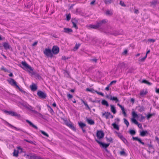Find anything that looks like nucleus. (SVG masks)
Segmentation results:
<instances>
[{
    "mask_svg": "<svg viewBox=\"0 0 159 159\" xmlns=\"http://www.w3.org/2000/svg\"><path fill=\"white\" fill-rule=\"evenodd\" d=\"M110 107L111 111L114 114H115L116 113V110L115 107L112 105H110Z\"/></svg>",
    "mask_w": 159,
    "mask_h": 159,
    "instance_id": "b1692460",
    "label": "nucleus"
},
{
    "mask_svg": "<svg viewBox=\"0 0 159 159\" xmlns=\"http://www.w3.org/2000/svg\"><path fill=\"white\" fill-rule=\"evenodd\" d=\"M30 88L31 90L33 91H35L37 89V87L34 84H33L32 85H30Z\"/></svg>",
    "mask_w": 159,
    "mask_h": 159,
    "instance_id": "4468645a",
    "label": "nucleus"
},
{
    "mask_svg": "<svg viewBox=\"0 0 159 159\" xmlns=\"http://www.w3.org/2000/svg\"><path fill=\"white\" fill-rule=\"evenodd\" d=\"M66 125L70 127V128L72 129L73 130H75V128L73 125L72 123H69L68 122L66 123Z\"/></svg>",
    "mask_w": 159,
    "mask_h": 159,
    "instance_id": "a211bd4d",
    "label": "nucleus"
},
{
    "mask_svg": "<svg viewBox=\"0 0 159 159\" xmlns=\"http://www.w3.org/2000/svg\"><path fill=\"white\" fill-rule=\"evenodd\" d=\"M108 21L106 19H104L102 20H100L97 23L99 27L102 26V25L106 24Z\"/></svg>",
    "mask_w": 159,
    "mask_h": 159,
    "instance_id": "9b49d317",
    "label": "nucleus"
},
{
    "mask_svg": "<svg viewBox=\"0 0 159 159\" xmlns=\"http://www.w3.org/2000/svg\"><path fill=\"white\" fill-rule=\"evenodd\" d=\"M90 61H93L95 63H96L98 59H96V58H94L93 59H91L90 60Z\"/></svg>",
    "mask_w": 159,
    "mask_h": 159,
    "instance_id": "6e6d98bb",
    "label": "nucleus"
},
{
    "mask_svg": "<svg viewBox=\"0 0 159 159\" xmlns=\"http://www.w3.org/2000/svg\"><path fill=\"white\" fill-rule=\"evenodd\" d=\"M124 123L126 125L127 127L129 125V123L128 121L125 118L124 119Z\"/></svg>",
    "mask_w": 159,
    "mask_h": 159,
    "instance_id": "58836bf2",
    "label": "nucleus"
},
{
    "mask_svg": "<svg viewBox=\"0 0 159 159\" xmlns=\"http://www.w3.org/2000/svg\"><path fill=\"white\" fill-rule=\"evenodd\" d=\"M128 53V50L127 49L125 50L122 53V54L123 55H126Z\"/></svg>",
    "mask_w": 159,
    "mask_h": 159,
    "instance_id": "09e8293b",
    "label": "nucleus"
},
{
    "mask_svg": "<svg viewBox=\"0 0 159 159\" xmlns=\"http://www.w3.org/2000/svg\"><path fill=\"white\" fill-rule=\"evenodd\" d=\"M140 116H141V119H140V120L141 121L142 120H144L145 119V117L143 116L142 115H140Z\"/></svg>",
    "mask_w": 159,
    "mask_h": 159,
    "instance_id": "680f3d73",
    "label": "nucleus"
},
{
    "mask_svg": "<svg viewBox=\"0 0 159 159\" xmlns=\"http://www.w3.org/2000/svg\"><path fill=\"white\" fill-rule=\"evenodd\" d=\"M105 3L106 4H111L112 2V0H104Z\"/></svg>",
    "mask_w": 159,
    "mask_h": 159,
    "instance_id": "f704fd0d",
    "label": "nucleus"
},
{
    "mask_svg": "<svg viewBox=\"0 0 159 159\" xmlns=\"http://www.w3.org/2000/svg\"><path fill=\"white\" fill-rule=\"evenodd\" d=\"M40 132L41 133L43 134L44 136L47 137H49V135L47 134L43 130H40Z\"/></svg>",
    "mask_w": 159,
    "mask_h": 159,
    "instance_id": "4c0bfd02",
    "label": "nucleus"
},
{
    "mask_svg": "<svg viewBox=\"0 0 159 159\" xmlns=\"http://www.w3.org/2000/svg\"><path fill=\"white\" fill-rule=\"evenodd\" d=\"M71 18L70 14L66 15V20L67 21H69Z\"/></svg>",
    "mask_w": 159,
    "mask_h": 159,
    "instance_id": "49530a36",
    "label": "nucleus"
},
{
    "mask_svg": "<svg viewBox=\"0 0 159 159\" xmlns=\"http://www.w3.org/2000/svg\"><path fill=\"white\" fill-rule=\"evenodd\" d=\"M121 34V33H119L117 32H114L112 34H113V35H119V34Z\"/></svg>",
    "mask_w": 159,
    "mask_h": 159,
    "instance_id": "e2e57ef3",
    "label": "nucleus"
},
{
    "mask_svg": "<svg viewBox=\"0 0 159 159\" xmlns=\"http://www.w3.org/2000/svg\"><path fill=\"white\" fill-rule=\"evenodd\" d=\"M6 123L9 126H10L12 128H14L16 130L21 131H22L21 129L19 128H17L16 127H15L7 122H6Z\"/></svg>",
    "mask_w": 159,
    "mask_h": 159,
    "instance_id": "f3484780",
    "label": "nucleus"
},
{
    "mask_svg": "<svg viewBox=\"0 0 159 159\" xmlns=\"http://www.w3.org/2000/svg\"><path fill=\"white\" fill-rule=\"evenodd\" d=\"M125 153V152L124 151H121L120 152V154L121 155H123Z\"/></svg>",
    "mask_w": 159,
    "mask_h": 159,
    "instance_id": "774afa93",
    "label": "nucleus"
},
{
    "mask_svg": "<svg viewBox=\"0 0 159 159\" xmlns=\"http://www.w3.org/2000/svg\"><path fill=\"white\" fill-rule=\"evenodd\" d=\"M147 56V55H146L145 56L141 58H139V61L141 62H143L145 60V59L146 58Z\"/></svg>",
    "mask_w": 159,
    "mask_h": 159,
    "instance_id": "37998d69",
    "label": "nucleus"
},
{
    "mask_svg": "<svg viewBox=\"0 0 159 159\" xmlns=\"http://www.w3.org/2000/svg\"><path fill=\"white\" fill-rule=\"evenodd\" d=\"M67 96L68 98L69 99H70L72 98L73 96L72 95L70 94H68L67 95Z\"/></svg>",
    "mask_w": 159,
    "mask_h": 159,
    "instance_id": "052dcab7",
    "label": "nucleus"
},
{
    "mask_svg": "<svg viewBox=\"0 0 159 159\" xmlns=\"http://www.w3.org/2000/svg\"><path fill=\"white\" fill-rule=\"evenodd\" d=\"M4 112L5 113H7L8 114L12 116H17L18 117H20V115L17 114L16 113L14 112L11 111H7L5 110Z\"/></svg>",
    "mask_w": 159,
    "mask_h": 159,
    "instance_id": "1a4fd4ad",
    "label": "nucleus"
},
{
    "mask_svg": "<svg viewBox=\"0 0 159 159\" xmlns=\"http://www.w3.org/2000/svg\"><path fill=\"white\" fill-rule=\"evenodd\" d=\"M152 116V114H148L147 116V118L148 119H149L150 117H151Z\"/></svg>",
    "mask_w": 159,
    "mask_h": 159,
    "instance_id": "13d9d810",
    "label": "nucleus"
},
{
    "mask_svg": "<svg viewBox=\"0 0 159 159\" xmlns=\"http://www.w3.org/2000/svg\"><path fill=\"white\" fill-rule=\"evenodd\" d=\"M120 4L122 6H123V7H126V5L124 4V2L122 1H120Z\"/></svg>",
    "mask_w": 159,
    "mask_h": 159,
    "instance_id": "8fccbe9b",
    "label": "nucleus"
},
{
    "mask_svg": "<svg viewBox=\"0 0 159 159\" xmlns=\"http://www.w3.org/2000/svg\"><path fill=\"white\" fill-rule=\"evenodd\" d=\"M121 110H122V113L123 114V115H124V116H127V114H126V113L125 111V109L124 108V109Z\"/></svg>",
    "mask_w": 159,
    "mask_h": 159,
    "instance_id": "5fc2aeb1",
    "label": "nucleus"
},
{
    "mask_svg": "<svg viewBox=\"0 0 159 159\" xmlns=\"http://www.w3.org/2000/svg\"><path fill=\"white\" fill-rule=\"evenodd\" d=\"M112 125L113 126V128L118 130H119V128L118 125L116 124L115 123L112 124Z\"/></svg>",
    "mask_w": 159,
    "mask_h": 159,
    "instance_id": "a878e982",
    "label": "nucleus"
},
{
    "mask_svg": "<svg viewBox=\"0 0 159 159\" xmlns=\"http://www.w3.org/2000/svg\"><path fill=\"white\" fill-rule=\"evenodd\" d=\"M133 118H135L138 116V115L135 112V111H133L132 112Z\"/></svg>",
    "mask_w": 159,
    "mask_h": 159,
    "instance_id": "72a5a7b5",
    "label": "nucleus"
},
{
    "mask_svg": "<svg viewBox=\"0 0 159 159\" xmlns=\"http://www.w3.org/2000/svg\"><path fill=\"white\" fill-rule=\"evenodd\" d=\"M26 156V158L29 159H42V158L39 156H36L35 155H25Z\"/></svg>",
    "mask_w": 159,
    "mask_h": 159,
    "instance_id": "0eeeda50",
    "label": "nucleus"
},
{
    "mask_svg": "<svg viewBox=\"0 0 159 159\" xmlns=\"http://www.w3.org/2000/svg\"><path fill=\"white\" fill-rule=\"evenodd\" d=\"M148 133V132L147 130L143 131L140 132V135L141 136L143 137L146 136Z\"/></svg>",
    "mask_w": 159,
    "mask_h": 159,
    "instance_id": "393cba45",
    "label": "nucleus"
},
{
    "mask_svg": "<svg viewBox=\"0 0 159 159\" xmlns=\"http://www.w3.org/2000/svg\"><path fill=\"white\" fill-rule=\"evenodd\" d=\"M18 151L14 150V151L13 152V156L17 157L18 156Z\"/></svg>",
    "mask_w": 159,
    "mask_h": 159,
    "instance_id": "e433bc0d",
    "label": "nucleus"
},
{
    "mask_svg": "<svg viewBox=\"0 0 159 159\" xmlns=\"http://www.w3.org/2000/svg\"><path fill=\"white\" fill-rule=\"evenodd\" d=\"M107 140L108 142H110L111 143L113 142V139L111 137L109 138H107Z\"/></svg>",
    "mask_w": 159,
    "mask_h": 159,
    "instance_id": "603ef678",
    "label": "nucleus"
},
{
    "mask_svg": "<svg viewBox=\"0 0 159 159\" xmlns=\"http://www.w3.org/2000/svg\"><path fill=\"white\" fill-rule=\"evenodd\" d=\"M89 28H92L93 29H97L99 27L97 23L96 25H91L89 26Z\"/></svg>",
    "mask_w": 159,
    "mask_h": 159,
    "instance_id": "aec40b11",
    "label": "nucleus"
},
{
    "mask_svg": "<svg viewBox=\"0 0 159 159\" xmlns=\"http://www.w3.org/2000/svg\"><path fill=\"white\" fill-rule=\"evenodd\" d=\"M121 139L126 144L128 143L127 140L125 138L123 137V136H121Z\"/></svg>",
    "mask_w": 159,
    "mask_h": 159,
    "instance_id": "ea45409f",
    "label": "nucleus"
},
{
    "mask_svg": "<svg viewBox=\"0 0 159 159\" xmlns=\"http://www.w3.org/2000/svg\"><path fill=\"white\" fill-rule=\"evenodd\" d=\"M132 139L134 140H135L138 141L140 143L142 144L143 145H144V142L142 141L141 140L140 138H139L137 137H132Z\"/></svg>",
    "mask_w": 159,
    "mask_h": 159,
    "instance_id": "2eb2a0df",
    "label": "nucleus"
},
{
    "mask_svg": "<svg viewBox=\"0 0 159 159\" xmlns=\"http://www.w3.org/2000/svg\"><path fill=\"white\" fill-rule=\"evenodd\" d=\"M104 134L103 131L102 130H98L97 131L96 136L99 139H102L104 136Z\"/></svg>",
    "mask_w": 159,
    "mask_h": 159,
    "instance_id": "39448f33",
    "label": "nucleus"
},
{
    "mask_svg": "<svg viewBox=\"0 0 159 159\" xmlns=\"http://www.w3.org/2000/svg\"><path fill=\"white\" fill-rule=\"evenodd\" d=\"M82 102L84 104V105L88 108L89 110H90V108L89 107V105L87 103V102L86 101H84L83 100H81Z\"/></svg>",
    "mask_w": 159,
    "mask_h": 159,
    "instance_id": "2f4dec72",
    "label": "nucleus"
},
{
    "mask_svg": "<svg viewBox=\"0 0 159 159\" xmlns=\"http://www.w3.org/2000/svg\"><path fill=\"white\" fill-rule=\"evenodd\" d=\"M23 106L25 107L27 109H28L30 110L31 111H32L33 113H34L35 114H36V115H38L39 117H42V115L39 112H37V111H36L35 110H33V108L32 107V106H30L28 105H23Z\"/></svg>",
    "mask_w": 159,
    "mask_h": 159,
    "instance_id": "f03ea898",
    "label": "nucleus"
},
{
    "mask_svg": "<svg viewBox=\"0 0 159 159\" xmlns=\"http://www.w3.org/2000/svg\"><path fill=\"white\" fill-rule=\"evenodd\" d=\"M21 64L25 68L30 72H31L33 71V69L32 67L29 65L25 61H22Z\"/></svg>",
    "mask_w": 159,
    "mask_h": 159,
    "instance_id": "20e7f679",
    "label": "nucleus"
},
{
    "mask_svg": "<svg viewBox=\"0 0 159 159\" xmlns=\"http://www.w3.org/2000/svg\"><path fill=\"white\" fill-rule=\"evenodd\" d=\"M148 41H149L150 42H154L155 41V40L154 39H148Z\"/></svg>",
    "mask_w": 159,
    "mask_h": 159,
    "instance_id": "338daca9",
    "label": "nucleus"
},
{
    "mask_svg": "<svg viewBox=\"0 0 159 159\" xmlns=\"http://www.w3.org/2000/svg\"><path fill=\"white\" fill-rule=\"evenodd\" d=\"M1 69L2 70H3L5 72H7L8 70L6 68H5L3 66H2L1 68Z\"/></svg>",
    "mask_w": 159,
    "mask_h": 159,
    "instance_id": "4d7b16f0",
    "label": "nucleus"
},
{
    "mask_svg": "<svg viewBox=\"0 0 159 159\" xmlns=\"http://www.w3.org/2000/svg\"><path fill=\"white\" fill-rule=\"evenodd\" d=\"M157 1H153L151 2V5H155L157 4Z\"/></svg>",
    "mask_w": 159,
    "mask_h": 159,
    "instance_id": "bf43d9fd",
    "label": "nucleus"
},
{
    "mask_svg": "<svg viewBox=\"0 0 159 159\" xmlns=\"http://www.w3.org/2000/svg\"><path fill=\"white\" fill-rule=\"evenodd\" d=\"M144 110V109L143 107H140V108L139 109V111L140 112L143 111Z\"/></svg>",
    "mask_w": 159,
    "mask_h": 159,
    "instance_id": "864d4df0",
    "label": "nucleus"
},
{
    "mask_svg": "<svg viewBox=\"0 0 159 159\" xmlns=\"http://www.w3.org/2000/svg\"><path fill=\"white\" fill-rule=\"evenodd\" d=\"M80 46V44H76L74 48V50L75 51L76 50H77L79 48Z\"/></svg>",
    "mask_w": 159,
    "mask_h": 159,
    "instance_id": "de8ad7c7",
    "label": "nucleus"
},
{
    "mask_svg": "<svg viewBox=\"0 0 159 159\" xmlns=\"http://www.w3.org/2000/svg\"><path fill=\"white\" fill-rule=\"evenodd\" d=\"M142 83H144L146 84H148V85H150L151 84V83H150V82H148L147 80H143L142 81Z\"/></svg>",
    "mask_w": 159,
    "mask_h": 159,
    "instance_id": "473e14b6",
    "label": "nucleus"
},
{
    "mask_svg": "<svg viewBox=\"0 0 159 159\" xmlns=\"http://www.w3.org/2000/svg\"><path fill=\"white\" fill-rule=\"evenodd\" d=\"M7 81L11 85L13 86H16V87L18 88L20 91H21V89L19 88V86L17 85L16 82L13 79L10 78L9 80H8Z\"/></svg>",
    "mask_w": 159,
    "mask_h": 159,
    "instance_id": "7ed1b4c3",
    "label": "nucleus"
},
{
    "mask_svg": "<svg viewBox=\"0 0 159 159\" xmlns=\"http://www.w3.org/2000/svg\"><path fill=\"white\" fill-rule=\"evenodd\" d=\"M95 93L99 95H101L102 96H104V94L102 92H98L97 91H96Z\"/></svg>",
    "mask_w": 159,
    "mask_h": 159,
    "instance_id": "3c124183",
    "label": "nucleus"
},
{
    "mask_svg": "<svg viewBox=\"0 0 159 159\" xmlns=\"http://www.w3.org/2000/svg\"><path fill=\"white\" fill-rule=\"evenodd\" d=\"M95 140L100 145L101 147L102 146L104 148H107L110 144L109 143L106 144L103 143L96 139H95Z\"/></svg>",
    "mask_w": 159,
    "mask_h": 159,
    "instance_id": "423d86ee",
    "label": "nucleus"
},
{
    "mask_svg": "<svg viewBox=\"0 0 159 159\" xmlns=\"http://www.w3.org/2000/svg\"><path fill=\"white\" fill-rule=\"evenodd\" d=\"M129 133L132 135H134L136 133L135 131L132 129L130 130L129 131Z\"/></svg>",
    "mask_w": 159,
    "mask_h": 159,
    "instance_id": "79ce46f5",
    "label": "nucleus"
},
{
    "mask_svg": "<svg viewBox=\"0 0 159 159\" xmlns=\"http://www.w3.org/2000/svg\"><path fill=\"white\" fill-rule=\"evenodd\" d=\"M63 32L66 33L70 34L73 32V30L70 28H64Z\"/></svg>",
    "mask_w": 159,
    "mask_h": 159,
    "instance_id": "f8f14e48",
    "label": "nucleus"
},
{
    "mask_svg": "<svg viewBox=\"0 0 159 159\" xmlns=\"http://www.w3.org/2000/svg\"><path fill=\"white\" fill-rule=\"evenodd\" d=\"M102 105H105L107 107L109 106V104L105 100H103L102 101Z\"/></svg>",
    "mask_w": 159,
    "mask_h": 159,
    "instance_id": "bb28decb",
    "label": "nucleus"
},
{
    "mask_svg": "<svg viewBox=\"0 0 159 159\" xmlns=\"http://www.w3.org/2000/svg\"><path fill=\"white\" fill-rule=\"evenodd\" d=\"M3 46L6 49H9L10 46L9 43L7 42H4L3 43Z\"/></svg>",
    "mask_w": 159,
    "mask_h": 159,
    "instance_id": "dca6fc26",
    "label": "nucleus"
},
{
    "mask_svg": "<svg viewBox=\"0 0 159 159\" xmlns=\"http://www.w3.org/2000/svg\"><path fill=\"white\" fill-rule=\"evenodd\" d=\"M26 121L27 123L29 124L30 126H31L32 127L35 128L36 129H38V127L36 125L33 124L30 121L27 120H26Z\"/></svg>",
    "mask_w": 159,
    "mask_h": 159,
    "instance_id": "6ab92c4d",
    "label": "nucleus"
},
{
    "mask_svg": "<svg viewBox=\"0 0 159 159\" xmlns=\"http://www.w3.org/2000/svg\"><path fill=\"white\" fill-rule=\"evenodd\" d=\"M71 21L73 24V27L76 29H77L78 27L76 25L78 21L75 18H72Z\"/></svg>",
    "mask_w": 159,
    "mask_h": 159,
    "instance_id": "9d476101",
    "label": "nucleus"
},
{
    "mask_svg": "<svg viewBox=\"0 0 159 159\" xmlns=\"http://www.w3.org/2000/svg\"><path fill=\"white\" fill-rule=\"evenodd\" d=\"M131 121L132 123H134L136 125L138 124V122L136 120L135 118H131Z\"/></svg>",
    "mask_w": 159,
    "mask_h": 159,
    "instance_id": "c9c22d12",
    "label": "nucleus"
},
{
    "mask_svg": "<svg viewBox=\"0 0 159 159\" xmlns=\"http://www.w3.org/2000/svg\"><path fill=\"white\" fill-rule=\"evenodd\" d=\"M37 94L39 98L42 99L45 98L46 97V93L40 90L38 91Z\"/></svg>",
    "mask_w": 159,
    "mask_h": 159,
    "instance_id": "6e6552de",
    "label": "nucleus"
},
{
    "mask_svg": "<svg viewBox=\"0 0 159 159\" xmlns=\"http://www.w3.org/2000/svg\"><path fill=\"white\" fill-rule=\"evenodd\" d=\"M147 145L149 147V150L148 151V152L149 153H150L151 152L150 150H151L152 149V150H153L152 152H154V151L153 150L154 149H153V147L152 145L150 144H148Z\"/></svg>",
    "mask_w": 159,
    "mask_h": 159,
    "instance_id": "412c9836",
    "label": "nucleus"
},
{
    "mask_svg": "<svg viewBox=\"0 0 159 159\" xmlns=\"http://www.w3.org/2000/svg\"><path fill=\"white\" fill-rule=\"evenodd\" d=\"M79 125L80 126V127L81 128V129L83 128L84 127H85L86 126V125L85 124L82 122H79Z\"/></svg>",
    "mask_w": 159,
    "mask_h": 159,
    "instance_id": "cd10ccee",
    "label": "nucleus"
},
{
    "mask_svg": "<svg viewBox=\"0 0 159 159\" xmlns=\"http://www.w3.org/2000/svg\"><path fill=\"white\" fill-rule=\"evenodd\" d=\"M125 64L124 62L120 63L118 66L117 67L122 68L125 67Z\"/></svg>",
    "mask_w": 159,
    "mask_h": 159,
    "instance_id": "5701e85b",
    "label": "nucleus"
},
{
    "mask_svg": "<svg viewBox=\"0 0 159 159\" xmlns=\"http://www.w3.org/2000/svg\"><path fill=\"white\" fill-rule=\"evenodd\" d=\"M136 125H138V127L139 128L142 129V125L141 124H139V123H138V124H137Z\"/></svg>",
    "mask_w": 159,
    "mask_h": 159,
    "instance_id": "0e129e2a",
    "label": "nucleus"
},
{
    "mask_svg": "<svg viewBox=\"0 0 159 159\" xmlns=\"http://www.w3.org/2000/svg\"><path fill=\"white\" fill-rule=\"evenodd\" d=\"M86 122L89 125H93L95 123L94 121L93 120L89 119L87 117L86 118Z\"/></svg>",
    "mask_w": 159,
    "mask_h": 159,
    "instance_id": "ddd939ff",
    "label": "nucleus"
},
{
    "mask_svg": "<svg viewBox=\"0 0 159 159\" xmlns=\"http://www.w3.org/2000/svg\"><path fill=\"white\" fill-rule=\"evenodd\" d=\"M155 139L157 141L158 144L159 145V138H158L157 136H156L155 137Z\"/></svg>",
    "mask_w": 159,
    "mask_h": 159,
    "instance_id": "69168bd1",
    "label": "nucleus"
},
{
    "mask_svg": "<svg viewBox=\"0 0 159 159\" xmlns=\"http://www.w3.org/2000/svg\"><path fill=\"white\" fill-rule=\"evenodd\" d=\"M86 91H87L90 92L92 93H94L96 92V90H95L94 89H89L88 88H87L86 89Z\"/></svg>",
    "mask_w": 159,
    "mask_h": 159,
    "instance_id": "c85d7f7f",
    "label": "nucleus"
},
{
    "mask_svg": "<svg viewBox=\"0 0 159 159\" xmlns=\"http://www.w3.org/2000/svg\"><path fill=\"white\" fill-rule=\"evenodd\" d=\"M147 93V92L146 90H144L141 91L140 93V94L141 96H144Z\"/></svg>",
    "mask_w": 159,
    "mask_h": 159,
    "instance_id": "c756f323",
    "label": "nucleus"
},
{
    "mask_svg": "<svg viewBox=\"0 0 159 159\" xmlns=\"http://www.w3.org/2000/svg\"><path fill=\"white\" fill-rule=\"evenodd\" d=\"M98 40V39H97L95 38H93L92 40V42L93 44H95L96 43Z\"/></svg>",
    "mask_w": 159,
    "mask_h": 159,
    "instance_id": "a19ab883",
    "label": "nucleus"
},
{
    "mask_svg": "<svg viewBox=\"0 0 159 159\" xmlns=\"http://www.w3.org/2000/svg\"><path fill=\"white\" fill-rule=\"evenodd\" d=\"M111 115V114L109 112H106L105 115V117L107 119H108L109 116Z\"/></svg>",
    "mask_w": 159,
    "mask_h": 159,
    "instance_id": "c03bdc74",
    "label": "nucleus"
},
{
    "mask_svg": "<svg viewBox=\"0 0 159 159\" xmlns=\"http://www.w3.org/2000/svg\"><path fill=\"white\" fill-rule=\"evenodd\" d=\"M110 99L111 100L115 101L116 102H117L119 101V100L116 97L111 96Z\"/></svg>",
    "mask_w": 159,
    "mask_h": 159,
    "instance_id": "7c9ffc66",
    "label": "nucleus"
},
{
    "mask_svg": "<svg viewBox=\"0 0 159 159\" xmlns=\"http://www.w3.org/2000/svg\"><path fill=\"white\" fill-rule=\"evenodd\" d=\"M59 51V48L57 46H54L53 47L52 50H50V57L53 56L52 54H57L58 53Z\"/></svg>",
    "mask_w": 159,
    "mask_h": 159,
    "instance_id": "f257e3e1",
    "label": "nucleus"
},
{
    "mask_svg": "<svg viewBox=\"0 0 159 159\" xmlns=\"http://www.w3.org/2000/svg\"><path fill=\"white\" fill-rule=\"evenodd\" d=\"M44 54L47 56L50 55V49L46 48L44 51Z\"/></svg>",
    "mask_w": 159,
    "mask_h": 159,
    "instance_id": "4be33fe9",
    "label": "nucleus"
},
{
    "mask_svg": "<svg viewBox=\"0 0 159 159\" xmlns=\"http://www.w3.org/2000/svg\"><path fill=\"white\" fill-rule=\"evenodd\" d=\"M106 15L110 16L112 14V12L109 10H107L106 11Z\"/></svg>",
    "mask_w": 159,
    "mask_h": 159,
    "instance_id": "a18cd8bd",
    "label": "nucleus"
}]
</instances>
